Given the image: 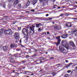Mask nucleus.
I'll use <instances>...</instances> for the list:
<instances>
[{
    "label": "nucleus",
    "mask_w": 77,
    "mask_h": 77,
    "mask_svg": "<svg viewBox=\"0 0 77 77\" xmlns=\"http://www.w3.org/2000/svg\"><path fill=\"white\" fill-rule=\"evenodd\" d=\"M48 15H49L48 14H46V17H48Z\"/></svg>",
    "instance_id": "nucleus-46"
},
{
    "label": "nucleus",
    "mask_w": 77,
    "mask_h": 77,
    "mask_svg": "<svg viewBox=\"0 0 77 77\" xmlns=\"http://www.w3.org/2000/svg\"><path fill=\"white\" fill-rule=\"evenodd\" d=\"M15 42H18V41H15Z\"/></svg>",
    "instance_id": "nucleus-59"
},
{
    "label": "nucleus",
    "mask_w": 77,
    "mask_h": 77,
    "mask_svg": "<svg viewBox=\"0 0 77 77\" xmlns=\"http://www.w3.org/2000/svg\"><path fill=\"white\" fill-rule=\"evenodd\" d=\"M29 55H26V59H28L29 58Z\"/></svg>",
    "instance_id": "nucleus-33"
},
{
    "label": "nucleus",
    "mask_w": 77,
    "mask_h": 77,
    "mask_svg": "<svg viewBox=\"0 0 77 77\" xmlns=\"http://www.w3.org/2000/svg\"><path fill=\"white\" fill-rule=\"evenodd\" d=\"M77 32V30H75L74 31H69V34L70 35L71 34V32H72V33L73 32V34H74V33H75V32Z\"/></svg>",
    "instance_id": "nucleus-16"
},
{
    "label": "nucleus",
    "mask_w": 77,
    "mask_h": 77,
    "mask_svg": "<svg viewBox=\"0 0 77 77\" xmlns=\"http://www.w3.org/2000/svg\"><path fill=\"white\" fill-rule=\"evenodd\" d=\"M39 59H40V60H44V59H45V58H44V57H40L39 58Z\"/></svg>",
    "instance_id": "nucleus-23"
},
{
    "label": "nucleus",
    "mask_w": 77,
    "mask_h": 77,
    "mask_svg": "<svg viewBox=\"0 0 77 77\" xmlns=\"http://www.w3.org/2000/svg\"><path fill=\"white\" fill-rule=\"evenodd\" d=\"M7 17H5V16H4L3 17L4 18H7Z\"/></svg>",
    "instance_id": "nucleus-52"
},
{
    "label": "nucleus",
    "mask_w": 77,
    "mask_h": 77,
    "mask_svg": "<svg viewBox=\"0 0 77 77\" xmlns=\"http://www.w3.org/2000/svg\"><path fill=\"white\" fill-rule=\"evenodd\" d=\"M35 27V26L33 25L29 26V28L30 29V31L33 32L34 33H35V31H34Z\"/></svg>",
    "instance_id": "nucleus-7"
},
{
    "label": "nucleus",
    "mask_w": 77,
    "mask_h": 77,
    "mask_svg": "<svg viewBox=\"0 0 77 77\" xmlns=\"http://www.w3.org/2000/svg\"><path fill=\"white\" fill-rule=\"evenodd\" d=\"M50 59H54V57H51L50 58Z\"/></svg>",
    "instance_id": "nucleus-39"
},
{
    "label": "nucleus",
    "mask_w": 77,
    "mask_h": 77,
    "mask_svg": "<svg viewBox=\"0 0 77 77\" xmlns=\"http://www.w3.org/2000/svg\"><path fill=\"white\" fill-rule=\"evenodd\" d=\"M36 27L37 28H38V27H39L40 26H42V24L41 23L39 24H36L35 25Z\"/></svg>",
    "instance_id": "nucleus-14"
},
{
    "label": "nucleus",
    "mask_w": 77,
    "mask_h": 77,
    "mask_svg": "<svg viewBox=\"0 0 77 77\" xmlns=\"http://www.w3.org/2000/svg\"><path fill=\"white\" fill-rule=\"evenodd\" d=\"M52 24H55L54 22H52Z\"/></svg>",
    "instance_id": "nucleus-53"
},
{
    "label": "nucleus",
    "mask_w": 77,
    "mask_h": 77,
    "mask_svg": "<svg viewBox=\"0 0 77 77\" xmlns=\"http://www.w3.org/2000/svg\"><path fill=\"white\" fill-rule=\"evenodd\" d=\"M3 30L2 29H1L0 30V36H1V35L3 34Z\"/></svg>",
    "instance_id": "nucleus-19"
},
{
    "label": "nucleus",
    "mask_w": 77,
    "mask_h": 77,
    "mask_svg": "<svg viewBox=\"0 0 77 77\" xmlns=\"http://www.w3.org/2000/svg\"><path fill=\"white\" fill-rule=\"evenodd\" d=\"M61 64H58L55 66V67L56 69H57V68H59Z\"/></svg>",
    "instance_id": "nucleus-17"
},
{
    "label": "nucleus",
    "mask_w": 77,
    "mask_h": 77,
    "mask_svg": "<svg viewBox=\"0 0 77 77\" xmlns=\"http://www.w3.org/2000/svg\"><path fill=\"white\" fill-rule=\"evenodd\" d=\"M72 63H70L68 65H67L66 66V68H68V66H70L71 65H72Z\"/></svg>",
    "instance_id": "nucleus-20"
},
{
    "label": "nucleus",
    "mask_w": 77,
    "mask_h": 77,
    "mask_svg": "<svg viewBox=\"0 0 77 77\" xmlns=\"http://www.w3.org/2000/svg\"><path fill=\"white\" fill-rule=\"evenodd\" d=\"M21 62H22V63H24L25 62V61H22Z\"/></svg>",
    "instance_id": "nucleus-35"
},
{
    "label": "nucleus",
    "mask_w": 77,
    "mask_h": 77,
    "mask_svg": "<svg viewBox=\"0 0 77 77\" xmlns=\"http://www.w3.org/2000/svg\"><path fill=\"white\" fill-rule=\"evenodd\" d=\"M70 44L73 47H75V45L74 44V42H72V41H71L69 42Z\"/></svg>",
    "instance_id": "nucleus-10"
},
{
    "label": "nucleus",
    "mask_w": 77,
    "mask_h": 77,
    "mask_svg": "<svg viewBox=\"0 0 77 77\" xmlns=\"http://www.w3.org/2000/svg\"><path fill=\"white\" fill-rule=\"evenodd\" d=\"M66 26L67 27H71V24L70 23H68L66 24Z\"/></svg>",
    "instance_id": "nucleus-12"
},
{
    "label": "nucleus",
    "mask_w": 77,
    "mask_h": 77,
    "mask_svg": "<svg viewBox=\"0 0 77 77\" xmlns=\"http://www.w3.org/2000/svg\"><path fill=\"white\" fill-rule=\"evenodd\" d=\"M67 36L68 35H67V34H63L61 35V37L62 38H66Z\"/></svg>",
    "instance_id": "nucleus-9"
},
{
    "label": "nucleus",
    "mask_w": 77,
    "mask_h": 77,
    "mask_svg": "<svg viewBox=\"0 0 77 77\" xmlns=\"http://www.w3.org/2000/svg\"><path fill=\"white\" fill-rule=\"evenodd\" d=\"M75 35L77 36V32L75 34Z\"/></svg>",
    "instance_id": "nucleus-44"
},
{
    "label": "nucleus",
    "mask_w": 77,
    "mask_h": 77,
    "mask_svg": "<svg viewBox=\"0 0 77 77\" xmlns=\"http://www.w3.org/2000/svg\"><path fill=\"white\" fill-rule=\"evenodd\" d=\"M56 34H54L52 36H51V40H52V39H54V38H55V37H56Z\"/></svg>",
    "instance_id": "nucleus-15"
},
{
    "label": "nucleus",
    "mask_w": 77,
    "mask_h": 77,
    "mask_svg": "<svg viewBox=\"0 0 77 77\" xmlns=\"http://www.w3.org/2000/svg\"><path fill=\"white\" fill-rule=\"evenodd\" d=\"M41 28H38V31H41Z\"/></svg>",
    "instance_id": "nucleus-31"
},
{
    "label": "nucleus",
    "mask_w": 77,
    "mask_h": 77,
    "mask_svg": "<svg viewBox=\"0 0 77 77\" xmlns=\"http://www.w3.org/2000/svg\"><path fill=\"white\" fill-rule=\"evenodd\" d=\"M28 72H29V73H32V72H30L29 71H28Z\"/></svg>",
    "instance_id": "nucleus-58"
},
{
    "label": "nucleus",
    "mask_w": 77,
    "mask_h": 77,
    "mask_svg": "<svg viewBox=\"0 0 77 77\" xmlns=\"http://www.w3.org/2000/svg\"><path fill=\"white\" fill-rule=\"evenodd\" d=\"M15 61H12V63H14Z\"/></svg>",
    "instance_id": "nucleus-61"
},
{
    "label": "nucleus",
    "mask_w": 77,
    "mask_h": 77,
    "mask_svg": "<svg viewBox=\"0 0 77 77\" xmlns=\"http://www.w3.org/2000/svg\"><path fill=\"white\" fill-rule=\"evenodd\" d=\"M16 51H21V49H17Z\"/></svg>",
    "instance_id": "nucleus-29"
},
{
    "label": "nucleus",
    "mask_w": 77,
    "mask_h": 77,
    "mask_svg": "<svg viewBox=\"0 0 77 77\" xmlns=\"http://www.w3.org/2000/svg\"><path fill=\"white\" fill-rule=\"evenodd\" d=\"M46 32H43L41 33L42 35H46Z\"/></svg>",
    "instance_id": "nucleus-25"
},
{
    "label": "nucleus",
    "mask_w": 77,
    "mask_h": 77,
    "mask_svg": "<svg viewBox=\"0 0 77 77\" xmlns=\"http://www.w3.org/2000/svg\"><path fill=\"white\" fill-rule=\"evenodd\" d=\"M21 54H19L18 56H21Z\"/></svg>",
    "instance_id": "nucleus-56"
},
{
    "label": "nucleus",
    "mask_w": 77,
    "mask_h": 77,
    "mask_svg": "<svg viewBox=\"0 0 77 77\" xmlns=\"http://www.w3.org/2000/svg\"><path fill=\"white\" fill-rule=\"evenodd\" d=\"M40 63H42V60H40Z\"/></svg>",
    "instance_id": "nucleus-48"
},
{
    "label": "nucleus",
    "mask_w": 77,
    "mask_h": 77,
    "mask_svg": "<svg viewBox=\"0 0 77 77\" xmlns=\"http://www.w3.org/2000/svg\"><path fill=\"white\" fill-rule=\"evenodd\" d=\"M31 11H32V12H35V10H32Z\"/></svg>",
    "instance_id": "nucleus-42"
},
{
    "label": "nucleus",
    "mask_w": 77,
    "mask_h": 77,
    "mask_svg": "<svg viewBox=\"0 0 77 77\" xmlns=\"http://www.w3.org/2000/svg\"><path fill=\"white\" fill-rule=\"evenodd\" d=\"M35 52H36V51H37V50H35Z\"/></svg>",
    "instance_id": "nucleus-60"
},
{
    "label": "nucleus",
    "mask_w": 77,
    "mask_h": 77,
    "mask_svg": "<svg viewBox=\"0 0 77 77\" xmlns=\"http://www.w3.org/2000/svg\"><path fill=\"white\" fill-rule=\"evenodd\" d=\"M37 0H28V2L26 3V6H28L29 5V4H32L33 5H35L36 3H37Z\"/></svg>",
    "instance_id": "nucleus-3"
},
{
    "label": "nucleus",
    "mask_w": 77,
    "mask_h": 77,
    "mask_svg": "<svg viewBox=\"0 0 77 77\" xmlns=\"http://www.w3.org/2000/svg\"><path fill=\"white\" fill-rule=\"evenodd\" d=\"M24 42H27V40H24Z\"/></svg>",
    "instance_id": "nucleus-49"
},
{
    "label": "nucleus",
    "mask_w": 77,
    "mask_h": 77,
    "mask_svg": "<svg viewBox=\"0 0 77 77\" xmlns=\"http://www.w3.org/2000/svg\"><path fill=\"white\" fill-rule=\"evenodd\" d=\"M29 51H31V49H29Z\"/></svg>",
    "instance_id": "nucleus-55"
},
{
    "label": "nucleus",
    "mask_w": 77,
    "mask_h": 77,
    "mask_svg": "<svg viewBox=\"0 0 77 77\" xmlns=\"http://www.w3.org/2000/svg\"><path fill=\"white\" fill-rule=\"evenodd\" d=\"M65 15L66 16H68L69 15V14H65Z\"/></svg>",
    "instance_id": "nucleus-36"
},
{
    "label": "nucleus",
    "mask_w": 77,
    "mask_h": 77,
    "mask_svg": "<svg viewBox=\"0 0 77 77\" xmlns=\"http://www.w3.org/2000/svg\"><path fill=\"white\" fill-rule=\"evenodd\" d=\"M26 39H28V37H26Z\"/></svg>",
    "instance_id": "nucleus-62"
},
{
    "label": "nucleus",
    "mask_w": 77,
    "mask_h": 77,
    "mask_svg": "<svg viewBox=\"0 0 77 77\" xmlns=\"http://www.w3.org/2000/svg\"><path fill=\"white\" fill-rule=\"evenodd\" d=\"M20 43H21V39L20 40Z\"/></svg>",
    "instance_id": "nucleus-47"
},
{
    "label": "nucleus",
    "mask_w": 77,
    "mask_h": 77,
    "mask_svg": "<svg viewBox=\"0 0 77 77\" xmlns=\"http://www.w3.org/2000/svg\"><path fill=\"white\" fill-rule=\"evenodd\" d=\"M21 27H19L18 28V30H21Z\"/></svg>",
    "instance_id": "nucleus-38"
},
{
    "label": "nucleus",
    "mask_w": 77,
    "mask_h": 77,
    "mask_svg": "<svg viewBox=\"0 0 77 77\" xmlns=\"http://www.w3.org/2000/svg\"><path fill=\"white\" fill-rule=\"evenodd\" d=\"M22 33L23 35L27 36L29 35L28 33H31V31H29L27 29H26L25 28H23L22 30Z\"/></svg>",
    "instance_id": "nucleus-2"
},
{
    "label": "nucleus",
    "mask_w": 77,
    "mask_h": 77,
    "mask_svg": "<svg viewBox=\"0 0 77 77\" xmlns=\"http://www.w3.org/2000/svg\"><path fill=\"white\" fill-rule=\"evenodd\" d=\"M4 32L5 35L8 34L10 35L12 34V30L10 29H9L7 30H4Z\"/></svg>",
    "instance_id": "nucleus-4"
},
{
    "label": "nucleus",
    "mask_w": 77,
    "mask_h": 77,
    "mask_svg": "<svg viewBox=\"0 0 77 77\" xmlns=\"http://www.w3.org/2000/svg\"><path fill=\"white\" fill-rule=\"evenodd\" d=\"M61 43L62 44L61 45H60L59 46V48L60 51L63 53H67L68 51L66 50V49L64 48V47H66V45L67 44V41L66 40H62L61 42Z\"/></svg>",
    "instance_id": "nucleus-1"
},
{
    "label": "nucleus",
    "mask_w": 77,
    "mask_h": 77,
    "mask_svg": "<svg viewBox=\"0 0 77 77\" xmlns=\"http://www.w3.org/2000/svg\"><path fill=\"white\" fill-rule=\"evenodd\" d=\"M18 6L20 8H21V4H18Z\"/></svg>",
    "instance_id": "nucleus-27"
},
{
    "label": "nucleus",
    "mask_w": 77,
    "mask_h": 77,
    "mask_svg": "<svg viewBox=\"0 0 77 77\" xmlns=\"http://www.w3.org/2000/svg\"><path fill=\"white\" fill-rule=\"evenodd\" d=\"M58 9H60L61 8L60 7H58Z\"/></svg>",
    "instance_id": "nucleus-51"
},
{
    "label": "nucleus",
    "mask_w": 77,
    "mask_h": 77,
    "mask_svg": "<svg viewBox=\"0 0 77 77\" xmlns=\"http://www.w3.org/2000/svg\"><path fill=\"white\" fill-rule=\"evenodd\" d=\"M39 1L41 3H44V2H48V0H39Z\"/></svg>",
    "instance_id": "nucleus-13"
},
{
    "label": "nucleus",
    "mask_w": 77,
    "mask_h": 77,
    "mask_svg": "<svg viewBox=\"0 0 77 77\" xmlns=\"http://www.w3.org/2000/svg\"><path fill=\"white\" fill-rule=\"evenodd\" d=\"M15 39L17 40H18L20 38V34L17 32H15L14 34Z\"/></svg>",
    "instance_id": "nucleus-6"
},
{
    "label": "nucleus",
    "mask_w": 77,
    "mask_h": 77,
    "mask_svg": "<svg viewBox=\"0 0 77 77\" xmlns=\"http://www.w3.org/2000/svg\"><path fill=\"white\" fill-rule=\"evenodd\" d=\"M52 19H53V18H50V17L48 18V20H52Z\"/></svg>",
    "instance_id": "nucleus-32"
},
{
    "label": "nucleus",
    "mask_w": 77,
    "mask_h": 77,
    "mask_svg": "<svg viewBox=\"0 0 77 77\" xmlns=\"http://www.w3.org/2000/svg\"><path fill=\"white\" fill-rule=\"evenodd\" d=\"M76 69H77V66L75 67Z\"/></svg>",
    "instance_id": "nucleus-64"
},
{
    "label": "nucleus",
    "mask_w": 77,
    "mask_h": 77,
    "mask_svg": "<svg viewBox=\"0 0 77 77\" xmlns=\"http://www.w3.org/2000/svg\"><path fill=\"white\" fill-rule=\"evenodd\" d=\"M71 72V70H69L67 71V72L68 73H69V72Z\"/></svg>",
    "instance_id": "nucleus-30"
},
{
    "label": "nucleus",
    "mask_w": 77,
    "mask_h": 77,
    "mask_svg": "<svg viewBox=\"0 0 77 77\" xmlns=\"http://www.w3.org/2000/svg\"><path fill=\"white\" fill-rule=\"evenodd\" d=\"M11 60H13V58H10Z\"/></svg>",
    "instance_id": "nucleus-54"
},
{
    "label": "nucleus",
    "mask_w": 77,
    "mask_h": 77,
    "mask_svg": "<svg viewBox=\"0 0 77 77\" xmlns=\"http://www.w3.org/2000/svg\"><path fill=\"white\" fill-rule=\"evenodd\" d=\"M12 71H13V72H15V71L14 70H12Z\"/></svg>",
    "instance_id": "nucleus-57"
},
{
    "label": "nucleus",
    "mask_w": 77,
    "mask_h": 77,
    "mask_svg": "<svg viewBox=\"0 0 77 77\" xmlns=\"http://www.w3.org/2000/svg\"><path fill=\"white\" fill-rule=\"evenodd\" d=\"M3 7H4V8H5V6H3Z\"/></svg>",
    "instance_id": "nucleus-63"
},
{
    "label": "nucleus",
    "mask_w": 77,
    "mask_h": 77,
    "mask_svg": "<svg viewBox=\"0 0 77 77\" xmlns=\"http://www.w3.org/2000/svg\"><path fill=\"white\" fill-rule=\"evenodd\" d=\"M15 24V22H13V24Z\"/></svg>",
    "instance_id": "nucleus-40"
},
{
    "label": "nucleus",
    "mask_w": 77,
    "mask_h": 77,
    "mask_svg": "<svg viewBox=\"0 0 77 77\" xmlns=\"http://www.w3.org/2000/svg\"><path fill=\"white\" fill-rule=\"evenodd\" d=\"M63 15H64V14H62L61 13V14H60V17H63Z\"/></svg>",
    "instance_id": "nucleus-24"
},
{
    "label": "nucleus",
    "mask_w": 77,
    "mask_h": 77,
    "mask_svg": "<svg viewBox=\"0 0 77 77\" xmlns=\"http://www.w3.org/2000/svg\"><path fill=\"white\" fill-rule=\"evenodd\" d=\"M16 73L17 74H20L19 73H18V72H16Z\"/></svg>",
    "instance_id": "nucleus-50"
},
{
    "label": "nucleus",
    "mask_w": 77,
    "mask_h": 77,
    "mask_svg": "<svg viewBox=\"0 0 77 77\" xmlns=\"http://www.w3.org/2000/svg\"><path fill=\"white\" fill-rule=\"evenodd\" d=\"M65 62H66V63H68V60H66V61H65Z\"/></svg>",
    "instance_id": "nucleus-41"
},
{
    "label": "nucleus",
    "mask_w": 77,
    "mask_h": 77,
    "mask_svg": "<svg viewBox=\"0 0 77 77\" xmlns=\"http://www.w3.org/2000/svg\"><path fill=\"white\" fill-rule=\"evenodd\" d=\"M1 48L3 49V50L4 51H7V50H8V46H5L2 47V48Z\"/></svg>",
    "instance_id": "nucleus-8"
},
{
    "label": "nucleus",
    "mask_w": 77,
    "mask_h": 77,
    "mask_svg": "<svg viewBox=\"0 0 77 77\" xmlns=\"http://www.w3.org/2000/svg\"><path fill=\"white\" fill-rule=\"evenodd\" d=\"M64 77H69V75L68 74H66Z\"/></svg>",
    "instance_id": "nucleus-26"
},
{
    "label": "nucleus",
    "mask_w": 77,
    "mask_h": 77,
    "mask_svg": "<svg viewBox=\"0 0 77 77\" xmlns=\"http://www.w3.org/2000/svg\"><path fill=\"white\" fill-rule=\"evenodd\" d=\"M17 54H14V56H15V57H17V56H18L17 55Z\"/></svg>",
    "instance_id": "nucleus-43"
},
{
    "label": "nucleus",
    "mask_w": 77,
    "mask_h": 77,
    "mask_svg": "<svg viewBox=\"0 0 77 77\" xmlns=\"http://www.w3.org/2000/svg\"><path fill=\"white\" fill-rule=\"evenodd\" d=\"M47 34L48 35H49V34H50V32H47Z\"/></svg>",
    "instance_id": "nucleus-45"
},
{
    "label": "nucleus",
    "mask_w": 77,
    "mask_h": 77,
    "mask_svg": "<svg viewBox=\"0 0 77 77\" xmlns=\"http://www.w3.org/2000/svg\"><path fill=\"white\" fill-rule=\"evenodd\" d=\"M11 48H14V47H17V46L15 45L11 44Z\"/></svg>",
    "instance_id": "nucleus-21"
},
{
    "label": "nucleus",
    "mask_w": 77,
    "mask_h": 77,
    "mask_svg": "<svg viewBox=\"0 0 77 77\" xmlns=\"http://www.w3.org/2000/svg\"><path fill=\"white\" fill-rule=\"evenodd\" d=\"M60 37L58 36L56 37V38L57 41V42L56 43V45L57 46H58L60 44V41H61V39L60 38Z\"/></svg>",
    "instance_id": "nucleus-5"
},
{
    "label": "nucleus",
    "mask_w": 77,
    "mask_h": 77,
    "mask_svg": "<svg viewBox=\"0 0 77 77\" xmlns=\"http://www.w3.org/2000/svg\"><path fill=\"white\" fill-rule=\"evenodd\" d=\"M52 74H53V75H54L53 76H54V75H56V74H55V73L54 72H52Z\"/></svg>",
    "instance_id": "nucleus-28"
},
{
    "label": "nucleus",
    "mask_w": 77,
    "mask_h": 77,
    "mask_svg": "<svg viewBox=\"0 0 77 77\" xmlns=\"http://www.w3.org/2000/svg\"><path fill=\"white\" fill-rule=\"evenodd\" d=\"M29 72L25 71L24 72V73H25L24 74H27V73Z\"/></svg>",
    "instance_id": "nucleus-34"
},
{
    "label": "nucleus",
    "mask_w": 77,
    "mask_h": 77,
    "mask_svg": "<svg viewBox=\"0 0 77 77\" xmlns=\"http://www.w3.org/2000/svg\"><path fill=\"white\" fill-rule=\"evenodd\" d=\"M24 16L23 15H20V17H24Z\"/></svg>",
    "instance_id": "nucleus-37"
},
{
    "label": "nucleus",
    "mask_w": 77,
    "mask_h": 77,
    "mask_svg": "<svg viewBox=\"0 0 77 77\" xmlns=\"http://www.w3.org/2000/svg\"><path fill=\"white\" fill-rule=\"evenodd\" d=\"M9 2L10 3H12L14 1V0H8Z\"/></svg>",
    "instance_id": "nucleus-22"
},
{
    "label": "nucleus",
    "mask_w": 77,
    "mask_h": 77,
    "mask_svg": "<svg viewBox=\"0 0 77 77\" xmlns=\"http://www.w3.org/2000/svg\"><path fill=\"white\" fill-rule=\"evenodd\" d=\"M59 26H54V29H56V30H60V29L59 28Z\"/></svg>",
    "instance_id": "nucleus-18"
},
{
    "label": "nucleus",
    "mask_w": 77,
    "mask_h": 77,
    "mask_svg": "<svg viewBox=\"0 0 77 77\" xmlns=\"http://www.w3.org/2000/svg\"><path fill=\"white\" fill-rule=\"evenodd\" d=\"M19 3V1H18V0H16L15 1H14V5H16L18 4Z\"/></svg>",
    "instance_id": "nucleus-11"
}]
</instances>
